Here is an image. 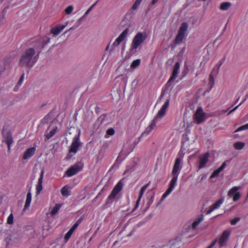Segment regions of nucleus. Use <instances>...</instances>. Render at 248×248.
Wrapping results in <instances>:
<instances>
[{
  "label": "nucleus",
  "instance_id": "obj_54",
  "mask_svg": "<svg viewBox=\"0 0 248 248\" xmlns=\"http://www.w3.org/2000/svg\"><path fill=\"white\" fill-rule=\"evenodd\" d=\"M158 0H152L151 4L152 5H155L158 1Z\"/></svg>",
  "mask_w": 248,
  "mask_h": 248
},
{
  "label": "nucleus",
  "instance_id": "obj_27",
  "mask_svg": "<svg viewBox=\"0 0 248 248\" xmlns=\"http://www.w3.org/2000/svg\"><path fill=\"white\" fill-rule=\"evenodd\" d=\"M144 191H142V190H140V194H139V198H138V199L137 200V202H136V205H135V206L133 209V211H135L137 208H138V207H139V204H140V200L142 197V195L144 193Z\"/></svg>",
  "mask_w": 248,
  "mask_h": 248
},
{
  "label": "nucleus",
  "instance_id": "obj_31",
  "mask_svg": "<svg viewBox=\"0 0 248 248\" xmlns=\"http://www.w3.org/2000/svg\"><path fill=\"white\" fill-rule=\"evenodd\" d=\"M140 63V60L138 59L136 60H134L131 63L130 67L132 68H136L138 67Z\"/></svg>",
  "mask_w": 248,
  "mask_h": 248
},
{
  "label": "nucleus",
  "instance_id": "obj_40",
  "mask_svg": "<svg viewBox=\"0 0 248 248\" xmlns=\"http://www.w3.org/2000/svg\"><path fill=\"white\" fill-rule=\"evenodd\" d=\"M115 133V130L113 128H110L107 130V134L108 136H112Z\"/></svg>",
  "mask_w": 248,
  "mask_h": 248
},
{
  "label": "nucleus",
  "instance_id": "obj_29",
  "mask_svg": "<svg viewBox=\"0 0 248 248\" xmlns=\"http://www.w3.org/2000/svg\"><path fill=\"white\" fill-rule=\"evenodd\" d=\"M245 146V143L242 142H237L234 144V147L237 150H241Z\"/></svg>",
  "mask_w": 248,
  "mask_h": 248
},
{
  "label": "nucleus",
  "instance_id": "obj_17",
  "mask_svg": "<svg viewBox=\"0 0 248 248\" xmlns=\"http://www.w3.org/2000/svg\"><path fill=\"white\" fill-rule=\"evenodd\" d=\"M36 148L34 147H32L27 149L23 155V159L24 160H27L31 158L35 153Z\"/></svg>",
  "mask_w": 248,
  "mask_h": 248
},
{
  "label": "nucleus",
  "instance_id": "obj_18",
  "mask_svg": "<svg viewBox=\"0 0 248 248\" xmlns=\"http://www.w3.org/2000/svg\"><path fill=\"white\" fill-rule=\"evenodd\" d=\"M226 166V163L224 162L221 166L217 170H215L210 176L211 178L217 177L219 173L225 168Z\"/></svg>",
  "mask_w": 248,
  "mask_h": 248
},
{
  "label": "nucleus",
  "instance_id": "obj_19",
  "mask_svg": "<svg viewBox=\"0 0 248 248\" xmlns=\"http://www.w3.org/2000/svg\"><path fill=\"white\" fill-rule=\"evenodd\" d=\"M31 194L30 191H29L27 194L25 204L24 207V210L27 209L31 203Z\"/></svg>",
  "mask_w": 248,
  "mask_h": 248
},
{
  "label": "nucleus",
  "instance_id": "obj_39",
  "mask_svg": "<svg viewBox=\"0 0 248 248\" xmlns=\"http://www.w3.org/2000/svg\"><path fill=\"white\" fill-rule=\"evenodd\" d=\"M189 71V68L188 66L186 64H185L184 70L182 72V74L183 75V76H185L188 72Z\"/></svg>",
  "mask_w": 248,
  "mask_h": 248
},
{
  "label": "nucleus",
  "instance_id": "obj_49",
  "mask_svg": "<svg viewBox=\"0 0 248 248\" xmlns=\"http://www.w3.org/2000/svg\"><path fill=\"white\" fill-rule=\"evenodd\" d=\"M217 241V239L214 240V241L212 242V243L207 248H212L216 244Z\"/></svg>",
  "mask_w": 248,
  "mask_h": 248
},
{
  "label": "nucleus",
  "instance_id": "obj_21",
  "mask_svg": "<svg viewBox=\"0 0 248 248\" xmlns=\"http://www.w3.org/2000/svg\"><path fill=\"white\" fill-rule=\"evenodd\" d=\"M204 219V217L202 215L196 220L194 221L192 224V228L193 229H195L200 223Z\"/></svg>",
  "mask_w": 248,
  "mask_h": 248
},
{
  "label": "nucleus",
  "instance_id": "obj_44",
  "mask_svg": "<svg viewBox=\"0 0 248 248\" xmlns=\"http://www.w3.org/2000/svg\"><path fill=\"white\" fill-rule=\"evenodd\" d=\"M79 223L78 222H76L74 225L72 227V228L70 229V230L72 231V232L75 231L77 228L78 227Z\"/></svg>",
  "mask_w": 248,
  "mask_h": 248
},
{
  "label": "nucleus",
  "instance_id": "obj_12",
  "mask_svg": "<svg viewBox=\"0 0 248 248\" xmlns=\"http://www.w3.org/2000/svg\"><path fill=\"white\" fill-rule=\"evenodd\" d=\"M230 234V232L228 230H226L223 232L218 240V244L220 247H223L225 245Z\"/></svg>",
  "mask_w": 248,
  "mask_h": 248
},
{
  "label": "nucleus",
  "instance_id": "obj_5",
  "mask_svg": "<svg viewBox=\"0 0 248 248\" xmlns=\"http://www.w3.org/2000/svg\"><path fill=\"white\" fill-rule=\"evenodd\" d=\"M123 187V184L121 181H120L115 186L111 193L107 198L106 202L107 204H110L112 203L113 200L117 195L122 190Z\"/></svg>",
  "mask_w": 248,
  "mask_h": 248
},
{
  "label": "nucleus",
  "instance_id": "obj_15",
  "mask_svg": "<svg viewBox=\"0 0 248 248\" xmlns=\"http://www.w3.org/2000/svg\"><path fill=\"white\" fill-rule=\"evenodd\" d=\"M44 170H41L40 177L38 180V183L36 186V193L39 194L41 193L43 189V180L44 178Z\"/></svg>",
  "mask_w": 248,
  "mask_h": 248
},
{
  "label": "nucleus",
  "instance_id": "obj_26",
  "mask_svg": "<svg viewBox=\"0 0 248 248\" xmlns=\"http://www.w3.org/2000/svg\"><path fill=\"white\" fill-rule=\"evenodd\" d=\"M224 201V198H221L220 199L217 201L214 204H213L212 206L213 207V209H216L218 208L220 205H221Z\"/></svg>",
  "mask_w": 248,
  "mask_h": 248
},
{
  "label": "nucleus",
  "instance_id": "obj_33",
  "mask_svg": "<svg viewBox=\"0 0 248 248\" xmlns=\"http://www.w3.org/2000/svg\"><path fill=\"white\" fill-rule=\"evenodd\" d=\"M73 233V232H72V231L69 230L68 232L65 234L64 236V240L65 242H67L68 241Z\"/></svg>",
  "mask_w": 248,
  "mask_h": 248
},
{
  "label": "nucleus",
  "instance_id": "obj_57",
  "mask_svg": "<svg viewBox=\"0 0 248 248\" xmlns=\"http://www.w3.org/2000/svg\"><path fill=\"white\" fill-rule=\"evenodd\" d=\"M8 146V149L9 151L10 150V146L11 144H7Z\"/></svg>",
  "mask_w": 248,
  "mask_h": 248
},
{
  "label": "nucleus",
  "instance_id": "obj_42",
  "mask_svg": "<svg viewBox=\"0 0 248 248\" xmlns=\"http://www.w3.org/2000/svg\"><path fill=\"white\" fill-rule=\"evenodd\" d=\"M240 220V217H236L231 220V224L234 225L236 224Z\"/></svg>",
  "mask_w": 248,
  "mask_h": 248
},
{
  "label": "nucleus",
  "instance_id": "obj_16",
  "mask_svg": "<svg viewBox=\"0 0 248 248\" xmlns=\"http://www.w3.org/2000/svg\"><path fill=\"white\" fill-rule=\"evenodd\" d=\"M68 22H66L65 25H59L51 29V32L54 35H57L63 30L67 25Z\"/></svg>",
  "mask_w": 248,
  "mask_h": 248
},
{
  "label": "nucleus",
  "instance_id": "obj_6",
  "mask_svg": "<svg viewBox=\"0 0 248 248\" xmlns=\"http://www.w3.org/2000/svg\"><path fill=\"white\" fill-rule=\"evenodd\" d=\"M80 131L78 130V134L75 136L72 140V143L69 148V152L70 153L76 154L80 145Z\"/></svg>",
  "mask_w": 248,
  "mask_h": 248
},
{
  "label": "nucleus",
  "instance_id": "obj_47",
  "mask_svg": "<svg viewBox=\"0 0 248 248\" xmlns=\"http://www.w3.org/2000/svg\"><path fill=\"white\" fill-rule=\"evenodd\" d=\"M140 4L139 3H138V2H136L135 1V3H134V4L133 5L132 7V9L133 10H135L137 9V8L138 7V6H139Z\"/></svg>",
  "mask_w": 248,
  "mask_h": 248
},
{
  "label": "nucleus",
  "instance_id": "obj_46",
  "mask_svg": "<svg viewBox=\"0 0 248 248\" xmlns=\"http://www.w3.org/2000/svg\"><path fill=\"white\" fill-rule=\"evenodd\" d=\"M79 223L78 222H76L74 225L72 227V228L70 229V230L72 231V232L75 231L77 228L78 227Z\"/></svg>",
  "mask_w": 248,
  "mask_h": 248
},
{
  "label": "nucleus",
  "instance_id": "obj_1",
  "mask_svg": "<svg viewBox=\"0 0 248 248\" xmlns=\"http://www.w3.org/2000/svg\"><path fill=\"white\" fill-rule=\"evenodd\" d=\"M181 163L182 159L180 157H177L175 160V162L171 171V175L172 178L170 182L169 187L163 194L162 198L158 204L162 202L164 200L170 195V194L172 192L174 187L176 185L178 177L182 168Z\"/></svg>",
  "mask_w": 248,
  "mask_h": 248
},
{
  "label": "nucleus",
  "instance_id": "obj_4",
  "mask_svg": "<svg viewBox=\"0 0 248 248\" xmlns=\"http://www.w3.org/2000/svg\"><path fill=\"white\" fill-rule=\"evenodd\" d=\"M225 58L224 57L222 58L219 62L215 65L213 68L209 78V85L211 89L213 88L215 84V77L217 76L219 73V69L221 65L224 62Z\"/></svg>",
  "mask_w": 248,
  "mask_h": 248
},
{
  "label": "nucleus",
  "instance_id": "obj_48",
  "mask_svg": "<svg viewBox=\"0 0 248 248\" xmlns=\"http://www.w3.org/2000/svg\"><path fill=\"white\" fill-rule=\"evenodd\" d=\"M246 101V99H245L238 106H236L235 108H234L232 109L231 110H230L229 111V112L228 113V114H230V113H231L233 111H234L235 110H236L238 107H239V106L241 105L244 102H245Z\"/></svg>",
  "mask_w": 248,
  "mask_h": 248
},
{
  "label": "nucleus",
  "instance_id": "obj_10",
  "mask_svg": "<svg viewBox=\"0 0 248 248\" xmlns=\"http://www.w3.org/2000/svg\"><path fill=\"white\" fill-rule=\"evenodd\" d=\"M129 32V29L128 28L125 29L116 39L115 41L113 43L112 46L114 47L118 46L127 37Z\"/></svg>",
  "mask_w": 248,
  "mask_h": 248
},
{
  "label": "nucleus",
  "instance_id": "obj_32",
  "mask_svg": "<svg viewBox=\"0 0 248 248\" xmlns=\"http://www.w3.org/2000/svg\"><path fill=\"white\" fill-rule=\"evenodd\" d=\"M61 193L63 196H67L69 195L68 188L67 186H65L61 189Z\"/></svg>",
  "mask_w": 248,
  "mask_h": 248
},
{
  "label": "nucleus",
  "instance_id": "obj_43",
  "mask_svg": "<svg viewBox=\"0 0 248 248\" xmlns=\"http://www.w3.org/2000/svg\"><path fill=\"white\" fill-rule=\"evenodd\" d=\"M97 3V2H96L95 3H94L85 12V15H88L90 12H91V11L92 10V9L93 8V7L96 5V4Z\"/></svg>",
  "mask_w": 248,
  "mask_h": 248
},
{
  "label": "nucleus",
  "instance_id": "obj_51",
  "mask_svg": "<svg viewBox=\"0 0 248 248\" xmlns=\"http://www.w3.org/2000/svg\"><path fill=\"white\" fill-rule=\"evenodd\" d=\"M149 184H147L145 185L141 188L140 190L144 192L146 190V189H147V188L148 187V186H149Z\"/></svg>",
  "mask_w": 248,
  "mask_h": 248
},
{
  "label": "nucleus",
  "instance_id": "obj_24",
  "mask_svg": "<svg viewBox=\"0 0 248 248\" xmlns=\"http://www.w3.org/2000/svg\"><path fill=\"white\" fill-rule=\"evenodd\" d=\"M4 142L6 144H12L13 143V138L10 133H8L4 137Z\"/></svg>",
  "mask_w": 248,
  "mask_h": 248
},
{
  "label": "nucleus",
  "instance_id": "obj_37",
  "mask_svg": "<svg viewBox=\"0 0 248 248\" xmlns=\"http://www.w3.org/2000/svg\"><path fill=\"white\" fill-rule=\"evenodd\" d=\"M240 197L241 194L237 191L233 197V201L234 202H236L240 198Z\"/></svg>",
  "mask_w": 248,
  "mask_h": 248
},
{
  "label": "nucleus",
  "instance_id": "obj_28",
  "mask_svg": "<svg viewBox=\"0 0 248 248\" xmlns=\"http://www.w3.org/2000/svg\"><path fill=\"white\" fill-rule=\"evenodd\" d=\"M144 191H142V190H140V194H139V198H138V199L137 200V202H136V205H135V206L133 209V211H135L137 208H138V207H139V204H140V200L142 197V195L144 193Z\"/></svg>",
  "mask_w": 248,
  "mask_h": 248
},
{
  "label": "nucleus",
  "instance_id": "obj_58",
  "mask_svg": "<svg viewBox=\"0 0 248 248\" xmlns=\"http://www.w3.org/2000/svg\"><path fill=\"white\" fill-rule=\"evenodd\" d=\"M227 110H223V113H226L227 112Z\"/></svg>",
  "mask_w": 248,
  "mask_h": 248
},
{
  "label": "nucleus",
  "instance_id": "obj_35",
  "mask_svg": "<svg viewBox=\"0 0 248 248\" xmlns=\"http://www.w3.org/2000/svg\"><path fill=\"white\" fill-rule=\"evenodd\" d=\"M73 7L72 5L68 6L64 10L65 13L67 15H69L72 13L73 11Z\"/></svg>",
  "mask_w": 248,
  "mask_h": 248
},
{
  "label": "nucleus",
  "instance_id": "obj_34",
  "mask_svg": "<svg viewBox=\"0 0 248 248\" xmlns=\"http://www.w3.org/2000/svg\"><path fill=\"white\" fill-rule=\"evenodd\" d=\"M7 222L9 224H13L14 223V216L12 213H11L7 218Z\"/></svg>",
  "mask_w": 248,
  "mask_h": 248
},
{
  "label": "nucleus",
  "instance_id": "obj_59",
  "mask_svg": "<svg viewBox=\"0 0 248 248\" xmlns=\"http://www.w3.org/2000/svg\"><path fill=\"white\" fill-rule=\"evenodd\" d=\"M164 94L163 93L161 94V97H162L163 96Z\"/></svg>",
  "mask_w": 248,
  "mask_h": 248
},
{
  "label": "nucleus",
  "instance_id": "obj_8",
  "mask_svg": "<svg viewBox=\"0 0 248 248\" xmlns=\"http://www.w3.org/2000/svg\"><path fill=\"white\" fill-rule=\"evenodd\" d=\"M83 168V164L81 162H78L66 170V175L67 177H71L78 173Z\"/></svg>",
  "mask_w": 248,
  "mask_h": 248
},
{
  "label": "nucleus",
  "instance_id": "obj_60",
  "mask_svg": "<svg viewBox=\"0 0 248 248\" xmlns=\"http://www.w3.org/2000/svg\"><path fill=\"white\" fill-rule=\"evenodd\" d=\"M108 46L107 47L106 49H108Z\"/></svg>",
  "mask_w": 248,
  "mask_h": 248
},
{
  "label": "nucleus",
  "instance_id": "obj_3",
  "mask_svg": "<svg viewBox=\"0 0 248 248\" xmlns=\"http://www.w3.org/2000/svg\"><path fill=\"white\" fill-rule=\"evenodd\" d=\"M146 37V33L145 32H139L136 34L133 39L131 47L128 52L130 56L132 55L136 52L137 49L143 43Z\"/></svg>",
  "mask_w": 248,
  "mask_h": 248
},
{
  "label": "nucleus",
  "instance_id": "obj_56",
  "mask_svg": "<svg viewBox=\"0 0 248 248\" xmlns=\"http://www.w3.org/2000/svg\"><path fill=\"white\" fill-rule=\"evenodd\" d=\"M142 0H136V2H138V3H139L140 4V3L141 2Z\"/></svg>",
  "mask_w": 248,
  "mask_h": 248
},
{
  "label": "nucleus",
  "instance_id": "obj_41",
  "mask_svg": "<svg viewBox=\"0 0 248 248\" xmlns=\"http://www.w3.org/2000/svg\"><path fill=\"white\" fill-rule=\"evenodd\" d=\"M24 76H25V74L23 73L21 75V77H20V78H19V80H18V81L17 82V85L18 86H20L22 84V82L23 81V80L24 79Z\"/></svg>",
  "mask_w": 248,
  "mask_h": 248
},
{
  "label": "nucleus",
  "instance_id": "obj_23",
  "mask_svg": "<svg viewBox=\"0 0 248 248\" xmlns=\"http://www.w3.org/2000/svg\"><path fill=\"white\" fill-rule=\"evenodd\" d=\"M62 206L61 204H57L55 205V206L50 211V214L52 216H54L56 215L58 212H59L60 209Z\"/></svg>",
  "mask_w": 248,
  "mask_h": 248
},
{
  "label": "nucleus",
  "instance_id": "obj_55",
  "mask_svg": "<svg viewBox=\"0 0 248 248\" xmlns=\"http://www.w3.org/2000/svg\"><path fill=\"white\" fill-rule=\"evenodd\" d=\"M140 138H141V137H140V138H139L138 140L137 141H135V144L136 145H137V144L139 142V141H140Z\"/></svg>",
  "mask_w": 248,
  "mask_h": 248
},
{
  "label": "nucleus",
  "instance_id": "obj_30",
  "mask_svg": "<svg viewBox=\"0 0 248 248\" xmlns=\"http://www.w3.org/2000/svg\"><path fill=\"white\" fill-rule=\"evenodd\" d=\"M57 130V127H56L55 128L51 130L49 133L46 134V136L47 140L51 138L52 137L54 136V135L56 133Z\"/></svg>",
  "mask_w": 248,
  "mask_h": 248
},
{
  "label": "nucleus",
  "instance_id": "obj_45",
  "mask_svg": "<svg viewBox=\"0 0 248 248\" xmlns=\"http://www.w3.org/2000/svg\"><path fill=\"white\" fill-rule=\"evenodd\" d=\"M79 223L78 222H76L74 225L72 227V228L70 229V230L72 231V232L75 231L77 228L78 227Z\"/></svg>",
  "mask_w": 248,
  "mask_h": 248
},
{
  "label": "nucleus",
  "instance_id": "obj_61",
  "mask_svg": "<svg viewBox=\"0 0 248 248\" xmlns=\"http://www.w3.org/2000/svg\"><path fill=\"white\" fill-rule=\"evenodd\" d=\"M167 247H169V248H170V247H169V245H167Z\"/></svg>",
  "mask_w": 248,
  "mask_h": 248
},
{
  "label": "nucleus",
  "instance_id": "obj_53",
  "mask_svg": "<svg viewBox=\"0 0 248 248\" xmlns=\"http://www.w3.org/2000/svg\"><path fill=\"white\" fill-rule=\"evenodd\" d=\"M78 25L77 26H73V27H72L70 28L68 30H67V31H65V33H66L67 31H70V30H74V29H75L76 27H78Z\"/></svg>",
  "mask_w": 248,
  "mask_h": 248
},
{
  "label": "nucleus",
  "instance_id": "obj_50",
  "mask_svg": "<svg viewBox=\"0 0 248 248\" xmlns=\"http://www.w3.org/2000/svg\"><path fill=\"white\" fill-rule=\"evenodd\" d=\"M215 209H213V207L212 206H211L209 207V209L207 211V214H211Z\"/></svg>",
  "mask_w": 248,
  "mask_h": 248
},
{
  "label": "nucleus",
  "instance_id": "obj_2",
  "mask_svg": "<svg viewBox=\"0 0 248 248\" xmlns=\"http://www.w3.org/2000/svg\"><path fill=\"white\" fill-rule=\"evenodd\" d=\"M38 55H35L34 48H28L20 56L19 64L22 67H31L37 61Z\"/></svg>",
  "mask_w": 248,
  "mask_h": 248
},
{
  "label": "nucleus",
  "instance_id": "obj_62",
  "mask_svg": "<svg viewBox=\"0 0 248 248\" xmlns=\"http://www.w3.org/2000/svg\"><path fill=\"white\" fill-rule=\"evenodd\" d=\"M116 242H117V241H115V242L114 243V244H115Z\"/></svg>",
  "mask_w": 248,
  "mask_h": 248
},
{
  "label": "nucleus",
  "instance_id": "obj_52",
  "mask_svg": "<svg viewBox=\"0 0 248 248\" xmlns=\"http://www.w3.org/2000/svg\"><path fill=\"white\" fill-rule=\"evenodd\" d=\"M87 16V15H86L85 13L84 15L80 18L78 19V21L80 22V21L84 20L85 19H86Z\"/></svg>",
  "mask_w": 248,
  "mask_h": 248
},
{
  "label": "nucleus",
  "instance_id": "obj_38",
  "mask_svg": "<svg viewBox=\"0 0 248 248\" xmlns=\"http://www.w3.org/2000/svg\"><path fill=\"white\" fill-rule=\"evenodd\" d=\"M248 129V124H247L245 125H242V126H240V127H239L237 129V130L236 131V132H239V131L247 130Z\"/></svg>",
  "mask_w": 248,
  "mask_h": 248
},
{
  "label": "nucleus",
  "instance_id": "obj_25",
  "mask_svg": "<svg viewBox=\"0 0 248 248\" xmlns=\"http://www.w3.org/2000/svg\"><path fill=\"white\" fill-rule=\"evenodd\" d=\"M240 188V186H234L230 189L228 193V195L230 197H232L234 195L235 193Z\"/></svg>",
  "mask_w": 248,
  "mask_h": 248
},
{
  "label": "nucleus",
  "instance_id": "obj_20",
  "mask_svg": "<svg viewBox=\"0 0 248 248\" xmlns=\"http://www.w3.org/2000/svg\"><path fill=\"white\" fill-rule=\"evenodd\" d=\"M161 118L157 117L156 115L154 117L153 120L151 121L150 124L148 125L152 130L154 129L156 127V124Z\"/></svg>",
  "mask_w": 248,
  "mask_h": 248
},
{
  "label": "nucleus",
  "instance_id": "obj_9",
  "mask_svg": "<svg viewBox=\"0 0 248 248\" xmlns=\"http://www.w3.org/2000/svg\"><path fill=\"white\" fill-rule=\"evenodd\" d=\"M205 120V113L202 108H198L193 115V120L197 124L202 123Z\"/></svg>",
  "mask_w": 248,
  "mask_h": 248
},
{
  "label": "nucleus",
  "instance_id": "obj_13",
  "mask_svg": "<svg viewBox=\"0 0 248 248\" xmlns=\"http://www.w3.org/2000/svg\"><path fill=\"white\" fill-rule=\"evenodd\" d=\"M170 98L168 99L163 104L160 109L158 111L156 115L157 117L162 119L166 114L167 109L170 105Z\"/></svg>",
  "mask_w": 248,
  "mask_h": 248
},
{
  "label": "nucleus",
  "instance_id": "obj_36",
  "mask_svg": "<svg viewBox=\"0 0 248 248\" xmlns=\"http://www.w3.org/2000/svg\"><path fill=\"white\" fill-rule=\"evenodd\" d=\"M152 129H151L149 126H147L144 131L142 133L141 136H147L149 135L151 132L152 131Z\"/></svg>",
  "mask_w": 248,
  "mask_h": 248
},
{
  "label": "nucleus",
  "instance_id": "obj_22",
  "mask_svg": "<svg viewBox=\"0 0 248 248\" xmlns=\"http://www.w3.org/2000/svg\"><path fill=\"white\" fill-rule=\"evenodd\" d=\"M232 4L230 2H224L220 4L219 9L222 11H225L229 9L231 6Z\"/></svg>",
  "mask_w": 248,
  "mask_h": 248
},
{
  "label": "nucleus",
  "instance_id": "obj_14",
  "mask_svg": "<svg viewBox=\"0 0 248 248\" xmlns=\"http://www.w3.org/2000/svg\"><path fill=\"white\" fill-rule=\"evenodd\" d=\"M180 63L179 62H176L173 66L172 73L169 79V82L174 80L177 77L180 72Z\"/></svg>",
  "mask_w": 248,
  "mask_h": 248
},
{
  "label": "nucleus",
  "instance_id": "obj_7",
  "mask_svg": "<svg viewBox=\"0 0 248 248\" xmlns=\"http://www.w3.org/2000/svg\"><path fill=\"white\" fill-rule=\"evenodd\" d=\"M188 28V24L186 22H183L178 32V34L175 39V43L179 44L181 43L185 37L186 32Z\"/></svg>",
  "mask_w": 248,
  "mask_h": 248
},
{
  "label": "nucleus",
  "instance_id": "obj_11",
  "mask_svg": "<svg viewBox=\"0 0 248 248\" xmlns=\"http://www.w3.org/2000/svg\"><path fill=\"white\" fill-rule=\"evenodd\" d=\"M210 154L209 153L201 155L199 157L198 169H201L205 167V165L208 161Z\"/></svg>",
  "mask_w": 248,
  "mask_h": 248
}]
</instances>
